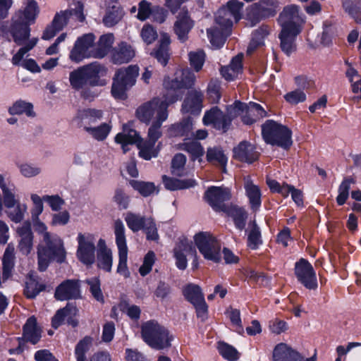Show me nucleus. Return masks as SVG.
<instances>
[{"mask_svg":"<svg viewBox=\"0 0 361 361\" xmlns=\"http://www.w3.org/2000/svg\"><path fill=\"white\" fill-rule=\"evenodd\" d=\"M54 295L59 300L80 298L81 293L79 281L70 279L64 281L56 288Z\"/></svg>","mask_w":361,"mask_h":361,"instance_id":"obj_17","label":"nucleus"},{"mask_svg":"<svg viewBox=\"0 0 361 361\" xmlns=\"http://www.w3.org/2000/svg\"><path fill=\"white\" fill-rule=\"evenodd\" d=\"M196 77L190 69L177 70L174 75L166 77L164 80V91L169 97V102H176L180 97V90L191 87L195 82Z\"/></svg>","mask_w":361,"mask_h":361,"instance_id":"obj_6","label":"nucleus"},{"mask_svg":"<svg viewBox=\"0 0 361 361\" xmlns=\"http://www.w3.org/2000/svg\"><path fill=\"white\" fill-rule=\"evenodd\" d=\"M137 147L140 149V157L145 160H149L152 157H157L160 150V143L156 145L155 142L149 140L143 141L141 137H140Z\"/></svg>","mask_w":361,"mask_h":361,"instance_id":"obj_30","label":"nucleus"},{"mask_svg":"<svg viewBox=\"0 0 361 361\" xmlns=\"http://www.w3.org/2000/svg\"><path fill=\"white\" fill-rule=\"evenodd\" d=\"M204 198L214 209L221 211L224 209V202L231 198V192L226 188L212 186L205 192Z\"/></svg>","mask_w":361,"mask_h":361,"instance_id":"obj_16","label":"nucleus"},{"mask_svg":"<svg viewBox=\"0 0 361 361\" xmlns=\"http://www.w3.org/2000/svg\"><path fill=\"white\" fill-rule=\"evenodd\" d=\"M202 99L203 94L200 91L190 92L183 103L182 111L192 114H199L202 108Z\"/></svg>","mask_w":361,"mask_h":361,"instance_id":"obj_25","label":"nucleus"},{"mask_svg":"<svg viewBox=\"0 0 361 361\" xmlns=\"http://www.w3.org/2000/svg\"><path fill=\"white\" fill-rule=\"evenodd\" d=\"M207 159L209 162L219 164L222 167H225L227 162V157L219 147H211L207 149Z\"/></svg>","mask_w":361,"mask_h":361,"instance_id":"obj_56","label":"nucleus"},{"mask_svg":"<svg viewBox=\"0 0 361 361\" xmlns=\"http://www.w3.org/2000/svg\"><path fill=\"white\" fill-rule=\"evenodd\" d=\"M141 336L149 346L156 350L170 347L173 338L170 331L155 320H149L142 324Z\"/></svg>","mask_w":361,"mask_h":361,"instance_id":"obj_4","label":"nucleus"},{"mask_svg":"<svg viewBox=\"0 0 361 361\" xmlns=\"http://www.w3.org/2000/svg\"><path fill=\"white\" fill-rule=\"evenodd\" d=\"M138 72L139 68L137 66H129L117 70L113 78L111 87V94L115 99L126 98V92L135 83Z\"/></svg>","mask_w":361,"mask_h":361,"instance_id":"obj_9","label":"nucleus"},{"mask_svg":"<svg viewBox=\"0 0 361 361\" xmlns=\"http://www.w3.org/2000/svg\"><path fill=\"white\" fill-rule=\"evenodd\" d=\"M66 13H57L51 24L44 30L42 39L48 40L54 37L66 25Z\"/></svg>","mask_w":361,"mask_h":361,"instance_id":"obj_32","label":"nucleus"},{"mask_svg":"<svg viewBox=\"0 0 361 361\" xmlns=\"http://www.w3.org/2000/svg\"><path fill=\"white\" fill-rule=\"evenodd\" d=\"M230 214L233 219L235 227L240 231L243 230L247 217L245 210L240 207H233L230 210Z\"/></svg>","mask_w":361,"mask_h":361,"instance_id":"obj_59","label":"nucleus"},{"mask_svg":"<svg viewBox=\"0 0 361 361\" xmlns=\"http://www.w3.org/2000/svg\"><path fill=\"white\" fill-rule=\"evenodd\" d=\"M15 247L8 244L3 257V278L6 279L10 276L14 265Z\"/></svg>","mask_w":361,"mask_h":361,"instance_id":"obj_44","label":"nucleus"},{"mask_svg":"<svg viewBox=\"0 0 361 361\" xmlns=\"http://www.w3.org/2000/svg\"><path fill=\"white\" fill-rule=\"evenodd\" d=\"M262 132L267 143L285 149L290 147L292 145L290 130L273 120H268L262 125Z\"/></svg>","mask_w":361,"mask_h":361,"instance_id":"obj_7","label":"nucleus"},{"mask_svg":"<svg viewBox=\"0 0 361 361\" xmlns=\"http://www.w3.org/2000/svg\"><path fill=\"white\" fill-rule=\"evenodd\" d=\"M99 250L97 255V267L106 271L110 272L113 265V253L108 248L105 240L99 239L98 241Z\"/></svg>","mask_w":361,"mask_h":361,"instance_id":"obj_24","label":"nucleus"},{"mask_svg":"<svg viewBox=\"0 0 361 361\" xmlns=\"http://www.w3.org/2000/svg\"><path fill=\"white\" fill-rule=\"evenodd\" d=\"M44 289V286L39 283L37 276L34 274H30L25 281L24 294L27 298H35Z\"/></svg>","mask_w":361,"mask_h":361,"instance_id":"obj_37","label":"nucleus"},{"mask_svg":"<svg viewBox=\"0 0 361 361\" xmlns=\"http://www.w3.org/2000/svg\"><path fill=\"white\" fill-rule=\"evenodd\" d=\"M102 110L96 109H86L78 113V118L80 120L84 130L87 126H94L103 118Z\"/></svg>","mask_w":361,"mask_h":361,"instance_id":"obj_29","label":"nucleus"},{"mask_svg":"<svg viewBox=\"0 0 361 361\" xmlns=\"http://www.w3.org/2000/svg\"><path fill=\"white\" fill-rule=\"evenodd\" d=\"M27 210V205L19 202L16 205L13 206L12 209H6V213L12 221L19 223L23 220Z\"/></svg>","mask_w":361,"mask_h":361,"instance_id":"obj_52","label":"nucleus"},{"mask_svg":"<svg viewBox=\"0 0 361 361\" xmlns=\"http://www.w3.org/2000/svg\"><path fill=\"white\" fill-rule=\"evenodd\" d=\"M181 149L188 152L191 155V159L195 160L200 158L204 154V149L197 141L184 142L181 144Z\"/></svg>","mask_w":361,"mask_h":361,"instance_id":"obj_61","label":"nucleus"},{"mask_svg":"<svg viewBox=\"0 0 361 361\" xmlns=\"http://www.w3.org/2000/svg\"><path fill=\"white\" fill-rule=\"evenodd\" d=\"M193 25V21L189 17L188 12L181 11L178 14L174 24V32L180 42H184L188 39V35Z\"/></svg>","mask_w":361,"mask_h":361,"instance_id":"obj_22","label":"nucleus"},{"mask_svg":"<svg viewBox=\"0 0 361 361\" xmlns=\"http://www.w3.org/2000/svg\"><path fill=\"white\" fill-rule=\"evenodd\" d=\"M278 20L281 27V47L288 55L295 49V38L302 30L304 19L300 14L299 7L292 4L283 8Z\"/></svg>","mask_w":361,"mask_h":361,"instance_id":"obj_2","label":"nucleus"},{"mask_svg":"<svg viewBox=\"0 0 361 361\" xmlns=\"http://www.w3.org/2000/svg\"><path fill=\"white\" fill-rule=\"evenodd\" d=\"M23 336L25 338L35 344L41 337V331L37 326L36 319L35 317L29 318L23 327Z\"/></svg>","mask_w":361,"mask_h":361,"instance_id":"obj_35","label":"nucleus"},{"mask_svg":"<svg viewBox=\"0 0 361 361\" xmlns=\"http://www.w3.org/2000/svg\"><path fill=\"white\" fill-rule=\"evenodd\" d=\"M194 253L195 247L191 243L186 240L180 241L173 250L176 267L181 270L185 269L188 266L186 256Z\"/></svg>","mask_w":361,"mask_h":361,"instance_id":"obj_21","label":"nucleus"},{"mask_svg":"<svg viewBox=\"0 0 361 361\" xmlns=\"http://www.w3.org/2000/svg\"><path fill=\"white\" fill-rule=\"evenodd\" d=\"M242 60L243 55L238 54L232 59L229 66L221 68V75L226 80H234L241 73L243 68Z\"/></svg>","mask_w":361,"mask_h":361,"instance_id":"obj_31","label":"nucleus"},{"mask_svg":"<svg viewBox=\"0 0 361 361\" xmlns=\"http://www.w3.org/2000/svg\"><path fill=\"white\" fill-rule=\"evenodd\" d=\"M112 129L111 123H102L99 126H87L85 130L92 139L102 142L105 140Z\"/></svg>","mask_w":361,"mask_h":361,"instance_id":"obj_33","label":"nucleus"},{"mask_svg":"<svg viewBox=\"0 0 361 361\" xmlns=\"http://www.w3.org/2000/svg\"><path fill=\"white\" fill-rule=\"evenodd\" d=\"M163 183L165 188L170 190L187 189L193 187L196 184L194 179L179 180L166 176H163Z\"/></svg>","mask_w":361,"mask_h":361,"instance_id":"obj_38","label":"nucleus"},{"mask_svg":"<svg viewBox=\"0 0 361 361\" xmlns=\"http://www.w3.org/2000/svg\"><path fill=\"white\" fill-rule=\"evenodd\" d=\"M122 18V11L117 6H113L103 18L104 25L112 27L120 21Z\"/></svg>","mask_w":361,"mask_h":361,"instance_id":"obj_63","label":"nucleus"},{"mask_svg":"<svg viewBox=\"0 0 361 361\" xmlns=\"http://www.w3.org/2000/svg\"><path fill=\"white\" fill-rule=\"evenodd\" d=\"M264 109L258 104L250 102L245 104V112L243 115V122L246 125H251L257 120L266 116Z\"/></svg>","mask_w":361,"mask_h":361,"instance_id":"obj_28","label":"nucleus"},{"mask_svg":"<svg viewBox=\"0 0 361 361\" xmlns=\"http://www.w3.org/2000/svg\"><path fill=\"white\" fill-rule=\"evenodd\" d=\"M234 157L244 162L252 163L257 159L258 154L250 143L243 141L233 149Z\"/></svg>","mask_w":361,"mask_h":361,"instance_id":"obj_26","label":"nucleus"},{"mask_svg":"<svg viewBox=\"0 0 361 361\" xmlns=\"http://www.w3.org/2000/svg\"><path fill=\"white\" fill-rule=\"evenodd\" d=\"M190 66L197 72L200 71L205 61V54L202 50L190 51L188 54Z\"/></svg>","mask_w":361,"mask_h":361,"instance_id":"obj_64","label":"nucleus"},{"mask_svg":"<svg viewBox=\"0 0 361 361\" xmlns=\"http://www.w3.org/2000/svg\"><path fill=\"white\" fill-rule=\"evenodd\" d=\"M344 10L361 23V0H342Z\"/></svg>","mask_w":361,"mask_h":361,"instance_id":"obj_48","label":"nucleus"},{"mask_svg":"<svg viewBox=\"0 0 361 361\" xmlns=\"http://www.w3.org/2000/svg\"><path fill=\"white\" fill-rule=\"evenodd\" d=\"M295 274L298 281L308 289L317 288L316 272L308 261L300 259L295 264Z\"/></svg>","mask_w":361,"mask_h":361,"instance_id":"obj_13","label":"nucleus"},{"mask_svg":"<svg viewBox=\"0 0 361 361\" xmlns=\"http://www.w3.org/2000/svg\"><path fill=\"white\" fill-rule=\"evenodd\" d=\"M185 298L192 305L204 300V295L200 286L195 284L187 285L183 290Z\"/></svg>","mask_w":361,"mask_h":361,"instance_id":"obj_49","label":"nucleus"},{"mask_svg":"<svg viewBox=\"0 0 361 361\" xmlns=\"http://www.w3.org/2000/svg\"><path fill=\"white\" fill-rule=\"evenodd\" d=\"M194 242L204 258L214 263L221 259V245L211 233L200 232L194 235Z\"/></svg>","mask_w":361,"mask_h":361,"instance_id":"obj_10","label":"nucleus"},{"mask_svg":"<svg viewBox=\"0 0 361 361\" xmlns=\"http://www.w3.org/2000/svg\"><path fill=\"white\" fill-rule=\"evenodd\" d=\"M218 350L220 355L228 361H236L239 358V353L233 346L224 343H218Z\"/></svg>","mask_w":361,"mask_h":361,"instance_id":"obj_62","label":"nucleus"},{"mask_svg":"<svg viewBox=\"0 0 361 361\" xmlns=\"http://www.w3.org/2000/svg\"><path fill=\"white\" fill-rule=\"evenodd\" d=\"M130 186L137 191L143 197H148L153 194H157L159 190L154 183L131 180L129 182Z\"/></svg>","mask_w":361,"mask_h":361,"instance_id":"obj_43","label":"nucleus"},{"mask_svg":"<svg viewBox=\"0 0 361 361\" xmlns=\"http://www.w3.org/2000/svg\"><path fill=\"white\" fill-rule=\"evenodd\" d=\"M270 32V28L267 25H262L256 30L252 34L251 41L247 47V54H252L255 49L264 44V39Z\"/></svg>","mask_w":361,"mask_h":361,"instance_id":"obj_40","label":"nucleus"},{"mask_svg":"<svg viewBox=\"0 0 361 361\" xmlns=\"http://www.w3.org/2000/svg\"><path fill=\"white\" fill-rule=\"evenodd\" d=\"M139 133L134 129L131 128L130 124L123 125L122 131L116 134L114 137L116 143L121 145L123 152L129 150V145L135 144L137 145L140 140Z\"/></svg>","mask_w":361,"mask_h":361,"instance_id":"obj_19","label":"nucleus"},{"mask_svg":"<svg viewBox=\"0 0 361 361\" xmlns=\"http://www.w3.org/2000/svg\"><path fill=\"white\" fill-rule=\"evenodd\" d=\"M114 42L112 34L102 35L98 41L97 47L94 48V58L102 59L109 51Z\"/></svg>","mask_w":361,"mask_h":361,"instance_id":"obj_39","label":"nucleus"},{"mask_svg":"<svg viewBox=\"0 0 361 361\" xmlns=\"http://www.w3.org/2000/svg\"><path fill=\"white\" fill-rule=\"evenodd\" d=\"M76 240L77 258L85 265H92L95 261V235L90 232H79Z\"/></svg>","mask_w":361,"mask_h":361,"instance_id":"obj_11","label":"nucleus"},{"mask_svg":"<svg viewBox=\"0 0 361 361\" xmlns=\"http://www.w3.org/2000/svg\"><path fill=\"white\" fill-rule=\"evenodd\" d=\"M114 234L119 257L116 271L124 278H128L130 276V271L127 265L128 247L125 235V226L121 220H116L114 223Z\"/></svg>","mask_w":361,"mask_h":361,"instance_id":"obj_12","label":"nucleus"},{"mask_svg":"<svg viewBox=\"0 0 361 361\" xmlns=\"http://www.w3.org/2000/svg\"><path fill=\"white\" fill-rule=\"evenodd\" d=\"M203 123L205 125L213 124L215 128L224 131H226L228 127L226 116L217 107L212 108L205 113Z\"/></svg>","mask_w":361,"mask_h":361,"instance_id":"obj_27","label":"nucleus"},{"mask_svg":"<svg viewBox=\"0 0 361 361\" xmlns=\"http://www.w3.org/2000/svg\"><path fill=\"white\" fill-rule=\"evenodd\" d=\"M262 244L261 233L255 221L248 225L247 245L252 250H256Z\"/></svg>","mask_w":361,"mask_h":361,"instance_id":"obj_47","label":"nucleus"},{"mask_svg":"<svg viewBox=\"0 0 361 361\" xmlns=\"http://www.w3.org/2000/svg\"><path fill=\"white\" fill-rule=\"evenodd\" d=\"M19 202L16 197L14 185L2 190L0 194V212L4 209H12Z\"/></svg>","mask_w":361,"mask_h":361,"instance_id":"obj_42","label":"nucleus"},{"mask_svg":"<svg viewBox=\"0 0 361 361\" xmlns=\"http://www.w3.org/2000/svg\"><path fill=\"white\" fill-rule=\"evenodd\" d=\"M61 13H66V21L68 18H73L75 20L82 22L85 20V16L83 13V4L80 1L73 2L71 4L68 10L61 11Z\"/></svg>","mask_w":361,"mask_h":361,"instance_id":"obj_58","label":"nucleus"},{"mask_svg":"<svg viewBox=\"0 0 361 361\" xmlns=\"http://www.w3.org/2000/svg\"><path fill=\"white\" fill-rule=\"evenodd\" d=\"M77 310L73 305H67L66 307L59 310L52 319V326L57 328L66 317L75 314Z\"/></svg>","mask_w":361,"mask_h":361,"instance_id":"obj_60","label":"nucleus"},{"mask_svg":"<svg viewBox=\"0 0 361 361\" xmlns=\"http://www.w3.org/2000/svg\"><path fill=\"white\" fill-rule=\"evenodd\" d=\"M8 112L11 115L25 114L28 117H34L35 116L32 104L23 100L14 102L8 108Z\"/></svg>","mask_w":361,"mask_h":361,"instance_id":"obj_45","label":"nucleus"},{"mask_svg":"<svg viewBox=\"0 0 361 361\" xmlns=\"http://www.w3.org/2000/svg\"><path fill=\"white\" fill-rule=\"evenodd\" d=\"M19 173L25 178H32L39 176L42 173V168L34 163L28 161H21L16 164Z\"/></svg>","mask_w":361,"mask_h":361,"instance_id":"obj_41","label":"nucleus"},{"mask_svg":"<svg viewBox=\"0 0 361 361\" xmlns=\"http://www.w3.org/2000/svg\"><path fill=\"white\" fill-rule=\"evenodd\" d=\"M89 58H94V51L87 52L84 49L80 47V41H76L70 52L69 59L72 61L78 63L85 59Z\"/></svg>","mask_w":361,"mask_h":361,"instance_id":"obj_53","label":"nucleus"},{"mask_svg":"<svg viewBox=\"0 0 361 361\" xmlns=\"http://www.w3.org/2000/svg\"><path fill=\"white\" fill-rule=\"evenodd\" d=\"M242 7V3L237 0H231L226 7L218 11L216 23L219 25L221 30L217 27L207 30L208 37L214 47L219 48L223 46L226 37L231 33L233 22L240 19Z\"/></svg>","mask_w":361,"mask_h":361,"instance_id":"obj_3","label":"nucleus"},{"mask_svg":"<svg viewBox=\"0 0 361 361\" xmlns=\"http://www.w3.org/2000/svg\"><path fill=\"white\" fill-rule=\"evenodd\" d=\"M18 236V250L25 255H29L33 247V234L31 230L30 223L24 222L16 230Z\"/></svg>","mask_w":361,"mask_h":361,"instance_id":"obj_18","label":"nucleus"},{"mask_svg":"<svg viewBox=\"0 0 361 361\" xmlns=\"http://www.w3.org/2000/svg\"><path fill=\"white\" fill-rule=\"evenodd\" d=\"M147 219H145L144 216L131 212L127 213L125 216V221L127 226L133 232H137L142 229L145 225Z\"/></svg>","mask_w":361,"mask_h":361,"instance_id":"obj_51","label":"nucleus"},{"mask_svg":"<svg viewBox=\"0 0 361 361\" xmlns=\"http://www.w3.org/2000/svg\"><path fill=\"white\" fill-rule=\"evenodd\" d=\"M93 342L90 336H85L79 341L75 348V355L77 361H86V353L90 350Z\"/></svg>","mask_w":361,"mask_h":361,"instance_id":"obj_55","label":"nucleus"},{"mask_svg":"<svg viewBox=\"0 0 361 361\" xmlns=\"http://www.w3.org/2000/svg\"><path fill=\"white\" fill-rule=\"evenodd\" d=\"M37 253L38 266L40 271H44L47 268L50 259L59 262L55 257L49 252L48 246L44 247L42 245H39Z\"/></svg>","mask_w":361,"mask_h":361,"instance_id":"obj_57","label":"nucleus"},{"mask_svg":"<svg viewBox=\"0 0 361 361\" xmlns=\"http://www.w3.org/2000/svg\"><path fill=\"white\" fill-rule=\"evenodd\" d=\"M186 157L183 154H177L171 161V173L174 176H183L188 173L185 169Z\"/></svg>","mask_w":361,"mask_h":361,"instance_id":"obj_54","label":"nucleus"},{"mask_svg":"<svg viewBox=\"0 0 361 361\" xmlns=\"http://www.w3.org/2000/svg\"><path fill=\"white\" fill-rule=\"evenodd\" d=\"M135 56V51L133 47L124 42L114 47L110 54L111 61L115 64L128 63Z\"/></svg>","mask_w":361,"mask_h":361,"instance_id":"obj_20","label":"nucleus"},{"mask_svg":"<svg viewBox=\"0 0 361 361\" xmlns=\"http://www.w3.org/2000/svg\"><path fill=\"white\" fill-rule=\"evenodd\" d=\"M39 9L35 0H27L24 10L19 11L13 16L10 32L13 41L23 47L13 56L12 63L19 65L25 54L30 51L37 43L38 39H30V25L33 23L39 14Z\"/></svg>","mask_w":361,"mask_h":361,"instance_id":"obj_1","label":"nucleus"},{"mask_svg":"<svg viewBox=\"0 0 361 361\" xmlns=\"http://www.w3.org/2000/svg\"><path fill=\"white\" fill-rule=\"evenodd\" d=\"M169 97L163 91L161 97H156L141 105L136 111L138 119L146 123L153 121H165L168 118L167 108L169 104Z\"/></svg>","mask_w":361,"mask_h":361,"instance_id":"obj_5","label":"nucleus"},{"mask_svg":"<svg viewBox=\"0 0 361 361\" xmlns=\"http://www.w3.org/2000/svg\"><path fill=\"white\" fill-rule=\"evenodd\" d=\"M355 180L351 177L345 178L340 184L338 189V196L336 202L338 205H343L349 196V191L352 184L355 183Z\"/></svg>","mask_w":361,"mask_h":361,"instance_id":"obj_50","label":"nucleus"},{"mask_svg":"<svg viewBox=\"0 0 361 361\" xmlns=\"http://www.w3.org/2000/svg\"><path fill=\"white\" fill-rule=\"evenodd\" d=\"M32 221L35 232L42 235V243L48 246L51 255H53L59 263L63 262L66 257L63 240L57 235L48 232L47 226L40 219Z\"/></svg>","mask_w":361,"mask_h":361,"instance_id":"obj_8","label":"nucleus"},{"mask_svg":"<svg viewBox=\"0 0 361 361\" xmlns=\"http://www.w3.org/2000/svg\"><path fill=\"white\" fill-rule=\"evenodd\" d=\"M69 82L71 87L77 91L88 85L81 66L70 73Z\"/></svg>","mask_w":361,"mask_h":361,"instance_id":"obj_46","label":"nucleus"},{"mask_svg":"<svg viewBox=\"0 0 361 361\" xmlns=\"http://www.w3.org/2000/svg\"><path fill=\"white\" fill-rule=\"evenodd\" d=\"M272 357L273 361H317L315 354L311 357L306 358L300 352L284 343L275 346Z\"/></svg>","mask_w":361,"mask_h":361,"instance_id":"obj_14","label":"nucleus"},{"mask_svg":"<svg viewBox=\"0 0 361 361\" xmlns=\"http://www.w3.org/2000/svg\"><path fill=\"white\" fill-rule=\"evenodd\" d=\"M81 67L90 86L102 87L107 84V80L103 78L107 73V69L104 66L98 62H93Z\"/></svg>","mask_w":361,"mask_h":361,"instance_id":"obj_15","label":"nucleus"},{"mask_svg":"<svg viewBox=\"0 0 361 361\" xmlns=\"http://www.w3.org/2000/svg\"><path fill=\"white\" fill-rule=\"evenodd\" d=\"M193 123L190 118L183 119L177 124L172 125L169 128L171 136H185L190 137L193 135Z\"/></svg>","mask_w":361,"mask_h":361,"instance_id":"obj_36","label":"nucleus"},{"mask_svg":"<svg viewBox=\"0 0 361 361\" xmlns=\"http://www.w3.org/2000/svg\"><path fill=\"white\" fill-rule=\"evenodd\" d=\"M159 42V47L155 50L154 56L161 64L165 66L169 58V46L171 43L169 35L161 33Z\"/></svg>","mask_w":361,"mask_h":361,"instance_id":"obj_34","label":"nucleus"},{"mask_svg":"<svg viewBox=\"0 0 361 361\" xmlns=\"http://www.w3.org/2000/svg\"><path fill=\"white\" fill-rule=\"evenodd\" d=\"M244 189L252 209L257 210L261 205V190L250 176L244 178Z\"/></svg>","mask_w":361,"mask_h":361,"instance_id":"obj_23","label":"nucleus"}]
</instances>
